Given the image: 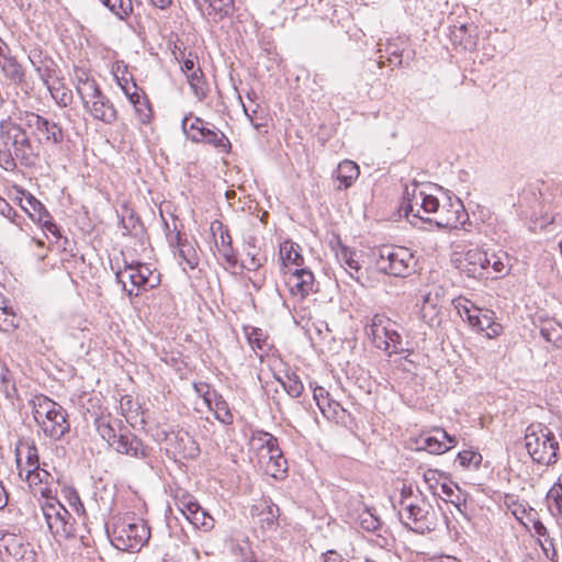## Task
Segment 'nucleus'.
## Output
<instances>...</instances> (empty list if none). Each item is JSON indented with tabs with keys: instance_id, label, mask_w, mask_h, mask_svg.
I'll return each instance as SVG.
<instances>
[{
	"instance_id": "obj_1",
	"label": "nucleus",
	"mask_w": 562,
	"mask_h": 562,
	"mask_svg": "<svg viewBox=\"0 0 562 562\" xmlns=\"http://www.w3.org/2000/svg\"><path fill=\"white\" fill-rule=\"evenodd\" d=\"M398 516L403 525L417 533L432 531L437 527L438 516L435 508L412 486L404 485L398 502Z\"/></svg>"
},
{
	"instance_id": "obj_2",
	"label": "nucleus",
	"mask_w": 562,
	"mask_h": 562,
	"mask_svg": "<svg viewBox=\"0 0 562 562\" xmlns=\"http://www.w3.org/2000/svg\"><path fill=\"white\" fill-rule=\"evenodd\" d=\"M108 533L112 544L122 551H139L150 538L147 522L128 515L114 518Z\"/></svg>"
},
{
	"instance_id": "obj_3",
	"label": "nucleus",
	"mask_w": 562,
	"mask_h": 562,
	"mask_svg": "<svg viewBox=\"0 0 562 562\" xmlns=\"http://www.w3.org/2000/svg\"><path fill=\"white\" fill-rule=\"evenodd\" d=\"M32 413L37 426L50 439L58 440L69 430L65 409L45 395L34 397Z\"/></svg>"
},
{
	"instance_id": "obj_4",
	"label": "nucleus",
	"mask_w": 562,
	"mask_h": 562,
	"mask_svg": "<svg viewBox=\"0 0 562 562\" xmlns=\"http://www.w3.org/2000/svg\"><path fill=\"white\" fill-rule=\"evenodd\" d=\"M525 446L535 462L544 465L557 462L559 441L546 425L530 424L526 429Z\"/></svg>"
},
{
	"instance_id": "obj_5",
	"label": "nucleus",
	"mask_w": 562,
	"mask_h": 562,
	"mask_svg": "<svg viewBox=\"0 0 562 562\" xmlns=\"http://www.w3.org/2000/svg\"><path fill=\"white\" fill-rule=\"evenodd\" d=\"M398 325L382 314H375L367 328V334L371 338L373 345L389 356L393 353H402L407 350L402 339V335L397 330Z\"/></svg>"
},
{
	"instance_id": "obj_6",
	"label": "nucleus",
	"mask_w": 562,
	"mask_h": 562,
	"mask_svg": "<svg viewBox=\"0 0 562 562\" xmlns=\"http://www.w3.org/2000/svg\"><path fill=\"white\" fill-rule=\"evenodd\" d=\"M183 133L193 143H203L217 148L220 151L228 154L232 145L227 136L215 125L193 116L191 113L183 117L181 122Z\"/></svg>"
},
{
	"instance_id": "obj_7",
	"label": "nucleus",
	"mask_w": 562,
	"mask_h": 562,
	"mask_svg": "<svg viewBox=\"0 0 562 562\" xmlns=\"http://www.w3.org/2000/svg\"><path fill=\"white\" fill-rule=\"evenodd\" d=\"M250 443L259 450V459L265 463V471L274 479L283 477L286 472V460L283 458L274 436L265 431L252 434Z\"/></svg>"
},
{
	"instance_id": "obj_8",
	"label": "nucleus",
	"mask_w": 562,
	"mask_h": 562,
	"mask_svg": "<svg viewBox=\"0 0 562 562\" xmlns=\"http://www.w3.org/2000/svg\"><path fill=\"white\" fill-rule=\"evenodd\" d=\"M375 266L380 272L405 278L414 272L416 259L406 247L384 246L379 249Z\"/></svg>"
},
{
	"instance_id": "obj_9",
	"label": "nucleus",
	"mask_w": 562,
	"mask_h": 562,
	"mask_svg": "<svg viewBox=\"0 0 562 562\" xmlns=\"http://www.w3.org/2000/svg\"><path fill=\"white\" fill-rule=\"evenodd\" d=\"M436 207H438V199L426 193L417 183L414 182L405 187L401 209L407 218L412 217L427 222V217L432 216Z\"/></svg>"
},
{
	"instance_id": "obj_10",
	"label": "nucleus",
	"mask_w": 562,
	"mask_h": 562,
	"mask_svg": "<svg viewBox=\"0 0 562 562\" xmlns=\"http://www.w3.org/2000/svg\"><path fill=\"white\" fill-rule=\"evenodd\" d=\"M0 142L2 147L15 153V157L22 164H27L31 158L32 143L25 130L11 117L0 122Z\"/></svg>"
},
{
	"instance_id": "obj_11",
	"label": "nucleus",
	"mask_w": 562,
	"mask_h": 562,
	"mask_svg": "<svg viewBox=\"0 0 562 562\" xmlns=\"http://www.w3.org/2000/svg\"><path fill=\"white\" fill-rule=\"evenodd\" d=\"M116 279L123 284L128 295L133 294V288L147 290L160 283L159 273L140 262L126 265L123 270L116 272Z\"/></svg>"
},
{
	"instance_id": "obj_12",
	"label": "nucleus",
	"mask_w": 562,
	"mask_h": 562,
	"mask_svg": "<svg viewBox=\"0 0 562 562\" xmlns=\"http://www.w3.org/2000/svg\"><path fill=\"white\" fill-rule=\"evenodd\" d=\"M469 215L459 198L447 196L442 202L438 200V207L434 210L427 222L435 223L441 228L457 229L465 224Z\"/></svg>"
},
{
	"instance_id": "obj_13",
	"label": "nucleus",
	"mask_w": 562,
	"mask_h": 562,
	"mask_svg": "<svg viewBox=\"0 0 562 562\" xmlns=\"http://www.w3.org/2000/svg\"><path fill=\"white\" fill-rule=\"evenodd\" d=\"M41 512L52 533L65 538L75 535L71 515L59 502L46 499L41 505Z\"/></svg>"
},
{
	"instance_id": "obj_14",
	"label": "nucleus",
	"mask_w": 562,
	"mask_h": 562,
	"mask_svg": "<svg viewBox=\"0 0 562 562\" xmlns=\"http://www.w3.org/2000/svg\"><path fill=\"white\" fill-rule=\"evenodd\" d=\"M156 437L157 440L165 441L166 450L175 457L192 459L200 452L199 445L193 437L182 429L170 431L161 429L157 431Z\"/></svg>"
},
{
	"instance_id": "obj_15",
	"label": "nucleus",
	"mask_w": 562,
	"mask_h": 562,
	"mask_svg": "<svg viewBox=\"0 0 562 562\" xmlns=\"http://www.w3.org/2000/svg\"><path fill=\"white\" fill-rule=\"evenodd\" d=\"M20 120L23 121L27 127L35 128L40 132L47 143L59 145L64 142L65 133L58 123L33 112H25Z\"/></svg>"
},
{
	"instance_id": "obj_16",
	"label": "nucleus",
	"mask_w": 562,
	"mask_h": 562,
	"mask_svg": "<svg viewBox=\"0 0 562 562\" xmlns=\"http://www.w3.org/2000/svg\"><path fill=\"white\" fill-rule=\"evenodd\" d=\"M21 196H16L20 206L27 213L30 218L38 224L43 225L48 232L55 234L57 231L56 225L52 222L46 207L31 193L25 191H19Z\"/></svg>"
},
{
	"instance_id": "obj_17",
	"label": "nucleus",
	"mask_w": 562,
	"mask_h": 562,
	"mask_svg": "<svg viewBox=\"0 0 562 562\" xmlns=\"http://www.w3.org/2000/svg\"><path fill=\"white\" fill-rule=\"evenodd\" d=\"M417 443L419 450L441 454L454 447L457 439L443 429L436 428L431 432L420 436Z\"/></svg>"
},
{
	"instance_id": "obj_18",
	"label": "nucleus",
	"mask_w": 562,
	"mask_h": 562,
	"mask_svg": "<svg viewBox=\"0 0 562 562\" xmlns=\"http://www.w3.org/2000/svg\"><path fill=\"white\" fill-rule=\"evenodd\" d=\"M214 244L223 260L231 267L237 263L236 251L233 248L232 236L221 222H214L211 226Z\"/></svg>"
},
{
	"instance_id": "obj_19",
	"label": "nucleus",
	"mask_w": 562,
	"mask_h": 562,
	"mask_svg": "<svg viewBox=\"0 0 562 562\" xmlns=\"http://www.w3.org/2000/svg\"><path fill=\"white\" fill-rule=\"evenodd\" d=\"M83 109L94 120L101 121L108 125H112L117 120V111L114 104L103 92H101L98 98L95 97L85 104Z\"/></svg>"
},
{
	"instance_id": "obj_20",
	"label": "nucleus",
	"mask_w": 562,
	"mask_h": 562,
	"mask_svg": "<svg viewBox=\"0 0 562 562\" xmlns=\"http://www.w3.org/2000/svg\"><path fill=\"white\" fill-rule=\"evenodd\" d=\"M286 283L291 294L303 300L313 291L314 274L308 269L295 268Z\"/></svg>"
},
{
	"instance_id": "obj_21",
	"label": "nucleus",
	"mask_w": 562,
	"mask_h": 562,
	"mask_svg": "<svg viewBox=\"0 0 562 562\" xmlns=\"http://www.w3.org/2000/svg\"><path fill=\"white\" fill-rule=\"evenodd\" d=\"M119 453L127 454L137 459L148 456V448L140 439L130 431L120 434L111 445Z\"/></svg>"
},
{
	"instance_id": "obj_22",
	"label": "nucleus",
	"mask_w": 562,
	"mask_h": 562,
	"mask_svg": "<svg viewBox=\"0 0 562 562\" xmlns=\"http://www.w3.org/2000/svg\"><path fill=\"white\" fill-rule=\"evenodd\" d=\"M477 331L484 333L487 338H495L503 333L502 324L495 321V313L491 310H479L470 325Z\"/></svg>"
},
{
	"instance_id": "obj_23",
	"label": "nucleus",
	"mask_w": 562,
	"mask_h": 562,
	"mask_svg": "<svg viewBox=\"0 0 562 562\" xmlns=\"http://www.w3.org/2000/svg\"><path fill=\"white\" fill-rule=\"evenodd\" d=\"M203 400L207 407L214 413L217 420L224 425H231L234 420L233 414L228 407L227 402L216 391H207L203 395Z\"/></svg>"
},
{
	"instance_id": "obj_24",
	"label": "nucleus",
	"mask_w": 562,
	"mask_h": 562,
	"mask_svg": "<svg viewBox=\"0 0 562 562\" xmlns=\"http://www.w3.org/2000/svg\"><path fill=\"white\" fill-rule=\"evenodd\" d=\"M15 458L20 476L26 472V467L35 468L40 465L37 449L34 445L29 442H22L16 446Z\"/></svg>"
},
{
	"instance_id": "obj_25",
	"label": "nucleus",
	"mask_w": 562,
	"mask_h": 562,
	"mask_svg": "<svg viewBox=\"0 0 562 562\" xmlns=\"http://www.w3.org/2000/svg\"><path fill=\"white\" fill-rule=\"evenodd\" d=\"M360 175L359 166L351 160L341 161L336 169V179L339 181V190L348 189Z\"/></svg>"
},
{
	"instance_id": "obj_26",
	"label": "nucleus",
	"mask_w": 562,
	"mask_h": 562,
	"mask_svg": "<svg viewBox=\"0 0 562 562\" xmlns=\"http://www.w3.org/2000/svg\"><path fill=\"white\" fill-rule=\"evenodd\" d=\"M482 259L483 250L470 249L464 254V257L461 260V269L469 277L482 279Z\"/></svg>"
},
{
	"instance_id": "obj_27",
	"label": "nucleus",
	"mask_w": 562,
	"mask_h": 562,
	"mask_svg": "<svg viewBox=\"0 0 562 562\" xmlns=\"http://www.w3.org/2000/svg\"><path fill=\"white\" fill-rule=\"evenodd\" d=\"M280 260L284 267L290 265L295 268H301L304 263V258L300 252V246L291 240H285L280 245Z\"/></svg>"
},
{
	"instance_id": "obj_28",
	"label": "nucleus",
	"mask_w": 562,
	"mask_h": 562,
	"mask_svg": "<svg viewBox=\"0 0 562 562\" xmlns=\"http://www.w3.org/2000/svg\"><path fill=\"white\" fill-rule=\"evenodd\" d=\"M0 68L7 79L14 85H20L24 80V69L13 56H7L0 60Z\"/></svg>"
},
{
	"instance_id": "obj_29",
	"label": "nucleus",
	"mask_w": 562,
	"mask_h": 562,
	"mask_svg": "<svg viewBox=\"0 0 562 562\" xmlns=\"http://www.w3.org/2000/svg\"><path fill=\"white\" fill-rule=\"evenodd\" d=\"M532 527L536 535L543 539H539V544L541 546L546 557L551 560H554V558L557 557L554 539L550 536L548 528L539 519L532 520Z\"/></svg>"
},
{
	"instance_id": "obj_30",
	"label": "nucleus",
	"mask_w": 562,
	"mask_h": 562,
	"mask_svg": "<svg viewBox=\"0 0 562 562\" xmlns=\"http://www.w3.org/2000/svg\"><path fill=\"white\" fill-rule=\"evenodd\" d=\"M336 258L340 266L348 271L351 278L359 280V276H355L353 271L358 273L360 271V266L358 260L356 259V254L350 248L340 245L336 251Z\"/></svg>"
},
{
	"instance_id": "obj_31",
	"label": "nucleus",
	"mask_w": 562,
	"mask_h": 562,
	"mask_svg": "<svg viewBox=\"0 0 562 562\" xmlns=\"http://www.w3.org/2000/svg\"><path fill=\"white\" fill-rule=\"evenodd\" d=\"M178 248H179V257L187 263L190 269L196 268L199 265V256L194 246L188 241H182L179 233L176 235Z\"/></svg>"
},
{
	"instance_id": "obj_32",
	"label": "nucleus",
	"mask_w": 562,
	"mask_h": 562,
	"mask_svg": "<svg viewBox=\"0 0 562 562\" xmlns=\"http://www.w3.org/2000/svg\"><path fill=\"white\" fill-rule=\"evenodd\" d=\"M186 77L193 91V94L199 100H203L206 97L207 89L204 82L203 72L201 68L193 69V72H188Z\"/></svg>"
},
{
	"instance_id": "obj_33",
	"label": "nucleus",
	"mask_w": 562,
	"mask_h": 562,
	"mask_svg": "<svg viewBox=\"0 0 562 562\" xmlns=\"http://www.w3.org/2000/svg\"><path fill=\"white\" fill-rule=\"evenodd\" d=\"M209 2L207 5V15L211 16L214 21H218L227 15L233 9L232 0H206Z\"/></svg>"
},
{
	"instance_id": "obj_34",
	"label": "nucleus",
	"mask_w": 562,
	"mask_h": 562,
	"mask_svg": "<svg viewBox=\"0 0 562 562\" xmlns=\"http://www.w3.org/2000/svg\"><path fill=\"white\" fill-rule=\"evenodd\" d=\"M76 91L81 99L82 105L87 104L95 97L98 98L102 92L95 79H86V82L76 86Z\"/></svg>"
},
{
	"instance_id": "obj_35",
	"label": "nucleus",
	"mask_w": 562,
	"mask_h": 562,
	"mask_svg": "<svg viewBox=\"0 0 562 562\" xmlns=\"http://www.w3.org/2000/svg\"><path fill=\"white\" fill-rule=\"evenodd\" d=\"M113 14L123 20L133 12V0H100Z\"/></svg>"
},
{
	"instance_id": "obj_36",
	"label": "nucleus",
	"mask_w": 562,
	"mask_h": 562,
	"mask_svg": "<svg viewBox=\"0 0 562 562\" xmlns=\"http://www.w3.org/2000/svg\"><path fill=\"white\" fill-rule=\"evenodd\" d=\"M25 469V480L30 485H37L41 483L48 485L54 480L53 475L40 465H36L35 468L26 467Z\"/></svg>"
},
{
	"instance_id": "obj_37",
	"label": "nucleus",
	"mask_w": 562,
	"mask_h": 562,
	"mask_svg": "<svg viewBox=\"0 0 562 562\" xmlns=\"http://www.w3.org/2000/svg\"><path fill=\"white\" fill-rule=\"evenodd\" d=\"M140 405L131 395L122 396L120 401V409L127 422L136 420L140 413Z\"/></svg>"
},
{
	"instance_id": "obj_38",
	"label": "nucleus",
	"mask_w": 562,
	"mask_h": 562,
	"mask_svg": "<svg viewBox=\"0 0 562 562\" xmlns=\"http://www.w3.org/2000/svg\"><path fill=\"white\" fill-rule=\"evenodd\" d=\"M440 491L447 497L446 501L450 502L460 512H462L461 507L465 506V498L457 485H452L450 483H441Z\"/></svg>"
},
{
	"instance_id": "obj_39",
	"label": "nucleus",
	"mask_w": 562,
	"mask_h": 562,
	"mask_svg": "<svg viewBox=\"0 0 562 562\" xmlns=\"http://www.w3.org/2000/svg\"><path fill=\"white\" fill-rule=\"evenodd\" d=\"M52 98L60 108H67L71 104L74 95L72 91L63 83L58 86H48Z\"/></svg>"
},
{
	"instance_id": "obj_40",
	"label": "nucleus",
	"mask_w": 562,
	"mask_h": 562,
	"mask_svg": "<svg viewBox=\"0 0 562 562\" xmlns=\"http://www.w3.org/2000/svg\"><path fill=\"white\" fill-rule=\"evenodd\" d=\"M454 307L457 308L460 317L467 319L469 325H471L480 310V307L475 306L470 300L464 297H459L456 300Z\"/></svg>"
},
{
	"instance_id": "obj_41",
	"label": "nucleus",
	"mask_w": 562,
	"mask_h": 562,
	"mask_svg": "<svg viewBox=\"0 0 562 562\" xmlns=\"http://www.w3.org/2000/svg\"><path fill=\"white\" fill-rule=\"evenodd\" d=\"M541 336L554 346L562 345V327L553 322H547L540 329Z\"/></svg>"
},
{
	"instance_id": "obj_42",
	"label": "nucleus",
	"mask_w": 562,
	"mask_h": 562,
	"mask_svg": "<svg viewBox=\"0 0 562 562\" xmlns=\"http://www.w3.org/2000/svg\"><path fill=\"white\" fill-rule=\"evenodd\" d=\"M246 336L252 350L257 353L258 351H266L268 347L267 336L260 328L251 327L246 329Z\"/></svg>"
},
{
	"instance_id": "obj_43",
	"label": "nucleus",
	"mask_w": 562,
	"mask_h": 562,
	"mask_svg": "<svg viewBox=\"0 0 562 562\" xmlns=\"http://www.w3.org/2000/svg\"><path fill=\"white\" fill-rule=\"evenodd\" d=\"M261 266V258L259 257V250L255 245V238L249 237L247 240L246 259L244 267L249 271H255Z\"/></svg>"
},
{
	"instance_id": "obj_44",
	"label": "nucleus",
	"mask_w": 562,
	"mask_h": 562,
	"mask_svg": "<svg viewBox=\"0 0 562 562\" xmlns=\"http://www.w3.org/2000/svg\"><path fill=\"white\" fill-rule=\"evenodd\" d=\"M261 522L266 524L268 528H273L278 525V518L280 516L279 507L273 504L270 499L265 501V508L261 514Z\"/></svg>"
},
{
	"instance_id": "obj_45",
	"label": "nucleus",
	"mask_w": 562,
	"mask_h": 562,
	"mask_svg": "<svg viewBox=\"0 0 562 562\" xmlns=\"http://www.w3.org/2000/svg\"><path fill=\"white\" fill-rule=\"evenodd\" d=\"M406 43V38L398 36L394 41H389L386 52L389 53V61L395 63V66H402L403 48L402 46Z\"/></svg>"
},
{
	"instance_id": "obj_46",
	"label": "nucleus",
	"mask_w": 562,
	"mask_h": 562,
	"mask_svg": "<svg viewBox=\"0 0 562 562\" xmlns=\"http://www.w3.org/2000/svg\"><path fill=\"white\" fill-rule=\"evenodd\" d=\"M359 524L367 531H376L381 527L380 518L369 508H363L359 514Z\"/></svg>"
},
{
	"instance_id": "obj_47",
	"label": "nucleus",
	"mask_w": 562,
	"mask_h": 562,
	"mask_svg": "<svg viewBox=\"0 0 562 562\" xmlns=\"http://www.w3.org/2000/svg\"><path fill=\"white\" fill-rule=\"evenodd\" d=\"M547 501L551 509L552 506H554L557 514L562 515V475L559 477L558 482L549 490L547 494Z\"/></svg>"
},
{
	"instance_id": "obj_48",
	"label": "nucleus",
	"mask_w": 562,
	"mask_h": 562,
	"mask_svg": "<svg viewBox=\"0 0 562 562\" xmlns=\"http://www.w3.org/2000/svg\"><path fill=\"white\" fill-rule=\"evenodd\" d=\"M281 383H282L283 389L285 390V392L291 397H299L302 394L303 390H304L302 381L294 373L286 374L284 380H281Z\"/></svg>"
},
{
	"instance_id": "obj_49",
	"label": "nucleus",
	"mask_w": 562,
	"mask_h": 562,
	"mask_svg": "<svg viewBox=\"0 0 562 562\" xmlns=\"http://www.w3.org/2000/svg\"><path fill=\"white\" fill-rule=\"evenodd\" d=\"M457 461L465 469H477L482 462V456L472 450H463L458 453Z\"/></svg>"
},
{
	"instance_id": "obj_50",
	"label": "nucleus",
	"mask_w": 562,
	"mask_h": 562,
	"mask_svg": "<svg viewBox=\"0 0 562 562\" xmlns=\"http://www.w3.org/2000/svg\"><path fill=\"white\" fill-rule=\"evenodd\" d=\"M15 313L13 312L12 307L8 305L2 306L0 310V330L2 331H11L13 330L18 325L15 324Z\"/></svg>"
},
{
	"instance_id": "obj_51",
	"label": "nucleus",
	"mask_w": 562,
	"mask_h": 562,
	"mask_svg": "<svg viewBox=\"0 0 562 562\" xmlns=\"http://www.w3.org/2000/svg\"><path fill=\"white\" fill-rule=\"evenodd\" d=\"M95 426L102 439H104L111 446L112 442L116 439L117 435L115 434V430L111 426L110 422L105 418H99L95 420Z\"/></svg>"
},
{
	"instance_id": "obj_52",
	"label": "nucleus",
	"mask_w": 562,
	"mask_h": 562,
	"mask_svg": "<svg viewBox=\"0 0 562 562\" xmlns=\"http://www.w3.org/2000/svg\"><path fill=\"white\" fill-rule=\"evenodd\" d=\"M189 521L195 527L204 528L205 530L214 527V519L202 507L199 508Z\"/></svg>"
},
{
	"instance_id": "obj_53",
	"label": "nucleus",
	"mask_w": 562,
	"mask_h": 562,
	"mask_svg": "<svg viewBox=\"0 0 562 562\" xmlns=\"http://www.w3.org/2000/svg\"><path fill=\"white\" fill-rule=\"evenodd\" d=\"M135 112L137 114L138 121L142 124H148L151 119V108L147 97H142L138 103L134 104Z\"/></svg>"
},
{
	"instance_id": "obj_54",
	"label": "nucleus",
	"mask_w": 562,
	"mask_h": 562,
	"mask_svg": "<svg viewBox=\"0 0 562 562\" xmlns=\"http://www.w3.org/2000/svg\"><path fill=\"white\" fill-rule=\"evenodd\" d=\"M490 271L494 279L498 278L499 274L504 276L508 272V266L503 261V256L491 254Z\"/></svg>"
},
{
	"instance_id": "obj_55",
	"label": "nucleus",
	"mask_w": 562,
	"mask_h": 562,
	"mask_svg": "<svg viewBox=\"0 0 562 562\" xmlns=\"http://www.w3.org/2000/svg\"><path fill=\"white\" fill-rule=\"evenodd\" d=\"M18 157H15V153L8 149L2 148L0 149V167L4 169L5 171H13L16 168Z\"/></svg>"
},
{
	"instance_id": "obj_56",
	"label": "nucleus",
	"mask_w": 562,
	"mask_h": 562,
	"mask_svg": "<svg viewBox=\"0 0 562 562\" xmlns=\"http://www.w3.org/2000/svg\"><path fill=\"white\" fill-rule=\"evenodd\" d=\"M441 474L438 470L428 469L424 472L423 477L425 483L428 485V488L432 491L434 494L438 493V488H440L439 476Z\"/></svg>"
},
{
	"instance_id": "obj_57",
	"label": "nucleus",
	"mask_w": 562,
	"mask_h": 562,
	"mask_svg": "<svg viewBox=\"0 0 562 562\" xmlns=\"http://www.w3.org/2000/svg\"><path fill=\"white\" fill-rule=\"evenodd\" d=\"M313 397H314L318 408L321 409V412L323 411V408H325V406L327 405V402H331V400H333L329 392L326 389H324L323 386L314 387Z\"/></svg>"
},
{
	"instance_id": "obj_58",
	"label": "nucleus",
	"mask_w": 562,
	"mask_h": 562,
	"mask_svg": "<svg viewBox=\"0 0 562 562\" xmlns=\"http://www.w3.org/2000/svg\"><path fill=\"white\" fill-rule=\"evenodd\" d=\"M201 506L193 499L181 501L179 508L188 520L199 510Z\"/></svg>"
},
{
	"instance_id": "obj_59",
	"label": "nucleus",
	"mask_w": 562,
	"mask_h": 562,
	"mask_svg": "<svg viewBox=\"0 0 562 562\" xmlns=\"http://www.w3.org/2000/svg\"><path fill=\"white\" fill-rule=\"evenodd\" d=\"M342 411L344 408L341 405L333 398L331 402H327V405L323 408L322 413L327 418H335Z\"/></svg>"
},
{
	"instance_id": "obj_60",
	"label": "nucleus",
	"mask_w": 562,
	"mask_h": 562,
	"mask_svg": "<svg viewBox=\"0 0 562 562\" xmlns=\"http://www.w3.org/2000/svg\"><path fill=\"white\" fill-rule=\"evenodd\" d=\"M490 260L491 254L483 251L482 279H494V277L492 276V271H490Z\"/></svg>"
},
{
	"instance_id": "obj_61",
	"label": "nucleus",
	"mask_w": 562,
	"mask_h": 562,
	"mask_svg": "<svg viewBox=\"0 0 562 562\" xmlns=\"http://www.w3.org/2000/svg\"><path fill=\"white\" fill-rule=\"evenodd\" d=\"M0 214L13 222L12 216L15 215V212L4 199H0Z\"/></svg>"
},
{
	"instance_id": "obj_62",
	"label": "nucleus",
	"mask_w": 562,
	"mask_h": 562,
	"mask_svg": "<svg viewBox=\"0 0 562 562\" xmlns=\"http://www.w3.org/2000/svg\"><path fill=\"white\" fill-rule=\"evenodd\" d=\"M119 86L121 87V89L123 90V92L125 93V95L127 98L131 94H133V91L139 90L137 85L133 80L125 81V83H122L121 81H119Z\"/></svg>"
},
{
	"instance_id": "obj_63",
	"label": "nucleus",
	"mask_w": 562,
	"mask_h": 562,
	"mask_svg": "<svg viewBox=\"0 0 562 562\" xmlns=\"http://www.w3.org/2000/svg\"><path fill=\"white\" fill-rule=\"evenodd\" d=\"M200 67L196 65L195 60L192 58H187L183 60L181 65V69L187 76L188 72H193V69H199Z\"/></svg>"
},
{
	"instance_id": "obj_64",
	"label": "nucleus",
	"mask_w": 562,
	"mask_h": 562,
	"mask_svg": "<svg viewBox=\"0 0 562 562\" xmlns=\"http://www.w3.org/2000/svg\"><path fill=\"white\" fill-rule=\"evenodd\" d=\"M86 79H93L83 69L75 70V87L86 82Z\"/></svg>"
}]
</instances>
